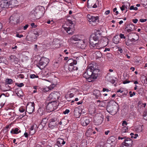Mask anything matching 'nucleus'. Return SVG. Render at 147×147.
<instances>
[{
	"label": "nucleus",
	"instance_id": "57",
	"mask_svg": "<svg viewBox=\"0 0 147 147\" xmlns=\"http://www.w3.org/2000/svg\"><path fill=\"white\" fill-rule=\"evenodd\" d=\"M129 41H130V40H129V38H128V40H127V41H126L125 40V42L126 45H129Z\"/></svg>",
	"mask_w": 147,
	"mask_h": 147
},
{
	"label": "nucleus",
	"instance_id": "22",
	"mask_svg": "<svg viewBox=\"0 0 147 147\" xmlns=\"http://www.w3.org/2000/svg\"><path fill=\"white\" fill-rule=\"evenodd\" d=\"M65 143V142L63 139L61 138H59L57 140V144L58 147H61L62 145L64 144Z\"/></svg>",
	"mask_w": 147,
	"mask_h": 147
},
{
	"label": "nucleus",
	"instance_id": "52",
	"mask_svg": "<svg viewBox=\"0 0 147 147\" xmlns=\"http://www.w3.org/2000/svg\"><path fill=\"white\" fill-rule=\"evenodd\" d=\"M119 36L121 38L125 39L126 38L125 36L124 35L121 33L119 34Z\"/></svg>",
	"mask_w": 147,
	"mask_h": 147
},
{
	"label": "nucleus",
	"instance_id": "17",
	"mask_svg": "<svg viewBox=\"0 0 147 147\" xmlns=\"http://www.w3.org/2000/svg\"><path fill=\"white\" fill-rule=\"evenodd\" d=\"M87 41L86 40H80L78 42V46L82 49H84L86 47Z\"/></svg>",
	"mask_w": 147,
	"mask_h": 147
},
{
	"label": "nucleus",
	"instance_id": "49",
	"mask_svg": "<svg viewBox=\"0 0 147 147\" xmlns=\"http://www.w3.org/2000/svg\"><path fill=\"white\" fill-rule=\"evenodd\" d=\"M50 90H51V89L49 86L48 87H46L44 88L43 89V91L44 92H46L49 91Z\"/></svg>",
	"mask_w": 147,
	"mask_h": 147
},
{
	"label": "nucleus",
	"instance_id": "29",
	"mask_svg": "<svg viewBox=\"0 0 147 147\" xmlns=\"http://www.w3.org/2000/svg\"><path fill=\"white\" fill-rule=\"evenodd\" d=\"M21 132V131L20 130H19V129L17 128L12 129L10 131L11 133L13 134H18Z\"/></svg>",
	"mask_w": 147,
	"mask_h": 147
},
{
	"label": "nucleus",
	"instance_id": "37",
	"mask_svg": "<svg viewBox=\"0 0 147 147\" xmlns=\"http://www.w3.org/2000/svg\"><path fill=\"white\" fill-rule=\"evenodd\" d=\"M58 79L56 77H55L52 80V83L53 84L57 85V80Z\"/></svg>",
	"mask_w": 147,
	"mask_h": 147
},
{
	"label": "nucleus",
	"instance_id": "5",
	"mask_svg": "<svg viewBox=\"0 0 147 147\" xmlns=\"http://www.w3.org/2000/svg\"><path fill=\"white\" fill-rule=\"evenodd\" d=\"M78 59V57H76V60L71 58L67 61V63L69 64L68 69L69 71H71L73 70H75L77 69L78 68L74 65H76L77 64Z\"/></svg>",
	"mask_w": 147,
	"mask_h": 147
},
{
	"label": "nucleus",
	"instance_id": "15",
	"mask_svg": "<svg viewBox=\"0 0 147 147\" xmlns=\"http://www.w3.org/2000/svg\"><path fill=\"white\" fill-rule=\"evenodd\" d=\"M9 22L12 25L16 24L18 22V19L17 16L15 15L11 16L9 19Z\"/></svg>",
	"mask_w": 147,
	"mask_h": 147
},
{
	"label": "nucleus",
	"instance_id": "53",
	"mask_svg": "<svg viewBox=\"0 0 147 147\" xmlns=\"http://www.w3.org/2000/svg\"><path fill=\"white\" fill-rule=\"evenodd\" d=\"M69 111H70L69 109H66L65 110V111H63V113L64 114L66 115L69 113Z\"/></svg>",
	"mask_w": 147,
	"mask_h": 147
},
{
	"label": "nucleus",
	"instance_id": "14",
	"mask_svg": "<svg viewBox=\"0 0 147 147\" xmlns=\"http://www.w3.org/2000/svg\"><path fill=\"white\" fill-rule=\"evenodd\" d=\"M82 109L80 107L75 108L74 111V116L76 118H79L81 116Z\"/></svg>",
	"mask_w": 147,
	"mask_h": 147
},
{
	"label": "nucleus",
	"instance_id": "10",
	"mask_svg": "<svg viewBox=\"0 0 147 147\" xmlns=\"http://www.w3.org/2000/svg\"><path fill=\"white\" fill-rule=\"evenodd\" d=\"M133 141L129 138H127L124 140L120 147H132Z\"/></svg>",
	"mask_w": 147,
	"mask_h": 147
},
{
	"label": "nucleus",
	"instance_id": "60",
	"mask_svg": "<svg viewBox=\"0 0 147 147\" xmlns=\"http://www.w3.org/2000/svg\"><path fill=\"white\" fill-rule=\"evenodd\" d=\"M125 8V5H123L121 7H120V9L122 11H123Z\"/></svg>",
	"mask_w": 147,
	"mask_h": 147
},
{
	"label": "nucleus",
	"instance_id": "40",
	"mask_svg": "<svg viewBox=\"0 0 147 147\" xmlns=\"http://www.w3.org/2000/svg\"><path fill=\"white\" fill-rule=\"evenodd\" d=\"M47 120L48 119L47 118H44L42 120L41 124H42V123H43L44 124V125H45L47 123Z\"/></svg>",
	"mask_w": 147,
	"mask_h": 147
},
{
	"label": "nucleus",
	"instance_id": "35",
	"mask_svg": "<svg viewBox=\"0 0 147 147\" xmlns=\"http://www.w3.org/2000/svg\"><path fill=\"white\" fill-rule=\"evenodd\" d=\"M142 102H139L138 103V107H145L146 105V103H142Z\"/></svg>",
	"mask_w": 147,
	"mask_h": 147
},
{
	"label": "nucleus",
	"instance_id": "50",
	"mask_svg": "<svg viewBox=\"0 0 147 147\" xmlns=\"http://www.w3.org/2000/svg\"><path fill=\"white\" fill-rule=\"evenodd\" d=\"M129 9L131 10L134 9L135 10H136L138 9V8L137 7H134L133 6H131L130 7Z\"/></svg>",
	"mask_w": 147,
	"mask_h": 147
},
{
	"label": "nucleus",
	"instance_id": "21",
	"mask_svg": "<svg viewBox=\"0 0 147 147\" xmlns=\"http://www.w3.org/2000/svg\"><path fill=\"white\" fill-rule=\"evenodd\" d=\"M80 37L77 35L73 36L70 39L68 40V42L70 43H73V41H78L80 40Z\"/></svg>",
	"mask_w": 147,
	"mask_h": 147
},
{
	"label": "nucleus",
	"instance_id": "11",
	"mask_svg": "<svg viewBox=\"0 0 147 147\" xmlns=\"http://www.w3.org/2000/svg\"><path fill=\"white\" fill-rule=\"evenodd\" d=\"M135 30V26L132 24H128L125 27L124 31L125 33H130Z\"/></svg>",
	"mask_w": 147,
	"mask_h": 147
},
{
	"label": "nucleus",
	"instance_id": "25",
	"mask_svg": "<svg viewBox=\"0 0 147 147\" xmlns=\"http://www.w3.org/2000/svg\"><path fill=\"white\" fill-rule=\"evenodd\" d=\"M52 104H53L51 102H50L47 106V109L49 110L50 112H51L54 110V108L53 107Z\"/></svg>",
	"mask_w": 147,
	"mask_h": 147
},
{
	"label": "nucleus",
	"instance_id": "39",
	"mask_svg": "<svg viewBox=\"0 0 147 147\" xmlns=\"http://www.w3.org/2000/svg\"><path fill=\"white\" fill-rule=\"evenodd\" d=\"M96 55L97 58H100L101 57L102 55L101 53L99 51H97L96 53Z\"/></svg>",
	"mask_w": 147,
	"mask_h": 147
},
{
	"label": "nucleus",
	"instance_id": "45",
	"mask_svg": "<svg viewBox=\"0 0 147 147\" xmlns=\"http://www.w3.org/2000/svg\"><path fill=\"white\" fill-rule=\"evenodd\" d=\"M16 85L20 87H21L24 86V84L23 83H21L20 84L18 83H16Z\"/></svg>",
	"mask_w": 147,
	"mask_h": 147
},
{
	"label": "nucleus",
	"instance_id": "24",
	"mask_svg": "<svg viewBox=\"0 0 147 147\" xmlns=\"http://www.w3.org/2000/svg\"><path fill=\"white\" fill-rule=\"evenodd\" d=\"M10 61L11 62H15L17 63L18 61V59L15 56L11 55L9 57Z\"/></svg>",
	"mask_w": 147,
	"mask_h": 147
},
{
	"label": "nucleus",
	"instance_id": "56",
	"mask_svg": "<svg viewBox=\"0 0 147 147\" xmlns=\"http://www.w3.org/2000/svg\"><path fill=\"white\" fill-rule=\"evenodd\" d=\"M56 85L53 84L52 83V84L50 85L49 86L51 90L52 89H53L55 87Z\"/></svg>",
	"mask_w": 147,
	"mask_h": 147
},
{
	"label": "nucleus",
	"instance_id": "27",
	"mask_svg": "<svg viewBox=\"0 0 147 147\" xmlns=\"http://www.w3.org/2000/svg\"><path fill=\"white\" fill-rule=\"evenodd\" d=\"M113 142L112 141H111L110 139H108L107 142L105 144L104 147H111L113 145Z\"/></svg>",
	"mask_w": 147,
	"mask_h": 147
},
{
	"label": "nucleus",
	"instance_id": "28",
	"mask_svg": "<svg viewBox=\"0 0 147 147\" xmlns=\"http://www.w3.org/2000/svg\"><path fill=\"white\" fill-rule=\"evenodd\" d=\"M127 36L129 38H135L138 39V35L134 32L129 33L127 34Z\"/></svg>",
	"mask_w": 147,
	"mask_h": 147
},
{
	"label": "nucleus",
	"instance_id": "36",
	"mask_svg": "<svg viewBox=\"0 0 147 147\" xmlns=\"http://www.w3.org/2000/svg\"><path fill=\"white\" fill-rule=\"evenodd\" d=\"M5 83L7 84H11L13 83V81L11 79L7 78L5 80Z\"/></svg>",
	"mask_w": 147,
	"mask_h": 147
},
{
	"label": "nucleus",
	"instance_id": "8",
	"mask_svg": "<svg viewBox=\"0 0 147 147\" xmlns=\"http://www.w3.org/2000/svg\"><path fill=\"white\" fill-rule=\"evenodd\" d=\"M109 41L107 38L103 37L101 35V37L99 39L98 41L99 49L101 48L106 46Z\"/></svg>",
	"mask_w": 147,
	"mask_h": 147
},
{
	"label": "nucleus",
	"instance_id": "16",
	"mask_svg": "<svg viewBox=\"0 0 147 147\" xmlns=\"http://www.w3.org/2000/svg\"><path fill=\"white\" fill-rule=\"evenodd\" d=\"M80 121L82 126H86L89 124L90 121L89 118L86 117H84L81 118Z\"/></svg>",
	"mask_w": 147,
	"mask_h": 147
},
{
	"label": "nucleus",
	"instance_id": "42",
	"mask_svg": "<svg viewBox=\"0 0 147 147\" xmlns=\"http://www.w3.org/2000/svg\"><path fill=\"white\" fill-rule=\"evenodd\" d=\"M143 130L142 126L141 125H139L137 129V131L138 132H141Z\"/></svg>",
	"mask_w": 147,
	"mask_h": 147
},
{
	"label": "nucleus",
	"instance_id": "51",
	"mask_svg": "<svg viewBox=\"0 0 147 147\" xmlns=\"http://www.w3.org/2000/svg\"><path fill=\"white\" fill-rule=\"evenodd\" d=\"M136 93L135 92H133L132 93L131 91H130L129 92V94L130 95V97H132L134 95H135Z\"/></svg>",
	"mask_w": 147,
	"mask_h": 147
},
{
	"label": "nucleus",
	"instance_id": "33",
	"mask_svg": "<svg viewBox=\"0 0 147 147\" xmlns=\"http://www.w3.org/2000/svg\"><path fill=\"white\" fill-rule=\"evenodd\" d=\"M99 71V70L98 69L95 68L94 67V69L92 71V74L93 76H95L96 74V75L97 77L98 76L97 73Z\"/></svg>",
	"mask_w": 147,
	"mask_h": 147
},
{
	"label": "nucleus",
	"instance_id": "44",
	"mask_svg": "<svg viewBox=\"0 0 147 147\" xmlns=\"http://www.w3.org/2000/svg\"><path fill=\"white\" fill-rule=\"evenodd\" d=\"M32 33L37 38L39 36V33L36 30L34 31Z\"/></svg>",
	"mask_w": 147,
	"mask_h": 147
},
{
	"label": "nucleus",
	"instance_id": "46",
	"mask_svg": "<svg viewBox=\"0 0 147 147\" xmlns=\"http://www.w3.org/2000/svg\"><path fill=\"white\" fill-rule=\"evenodd\" d=\"M30 77L31 78H38V76H36L34 74H32L30 75Z\"/></svg>",
	"mask_w": 147,
	"mask_h": 147
},
{
	"label": "nucleus",
	"instance_id": "1",
	"mask_svg": "<svg viewBox=\"0 0 147 147\" xmlns=\"http://www.w3.org/2000/svg\"><path fill=\"white\" fill-rule=\"evenodd\" d=\"M101 37V33L100 31H97L91 35L89 40L90 47L92 48L99 49L98 41Z\"/></svg>",
	"mask_w": 147,
	"mask_h": 147
},
{
	"label": "nucleus",
	"instance_id": "13",
	"mask_svg": "<svg viewBox=\"0 0 147 147\" xmlns=\"http://www.w3.org/2000/svg\"><path fill=\"white\" fill-rule=\"evenodd\" d=\"M58 124V122L56 121L55 119H51L49 120V127L51 129H53L57 127Z\"/></svg>",
	"mask_w": 147,
	"mask_h": 147
},
{
	"label": "nucleus",
	"instance_id": "3",
	"mask_svg": "<svg viewBox=\"0 0 147 147\" xmlns=\"http://www.w3.org/2000/svg\"><path fill=\"white\" fill-rule=\"evenodd\" d=\"M70 18H67L66 23L69 26L67 27L64 26H63V28L66 31V32L69 34H71L74 31V26L75 25V22L74 21L69 19Z\"/></svg>",
	"mask_w": 147,
	"mask_h": 147
},
{
	"label": "nucleus",
	"instance_id": "23",
	"mask_svg": "<svg viewBox=\"0 0 147 147\" xmlns=\"http://www.w3.org/2000/svg\"><path fill=\"white\" fill-rule=\"evenodd\" d=\"M9 6L11 7L16 6L18 5V2L17 0H11L9 2Z\"/></svg>",
	"mask_w": 147,
	"mask_h": 147
},
{
	"label": "nucleus",
	"instance_id": "62",
	"mask_svg": "<svg viewBox=\"0 0 147 147\" xmlns=\"http://www.w3.org/2000/svg\"><path fill=\"white\" fill-rule=\"evenodd\" d=\"M138 20L137 19H134L132 20V22L134 23H136L138 21Z\"/></svg>",
	"mask_w": 147,
	"mask_h": 147
},
{
	"label": "nucleus",
	"instance_id": "6",
	"mask_svg": "<svg viewBox=\"0 0 147 147\" xmlns=\"http://www.w3.org/2000/svg\"><path fill=\"white\" fill-rule=\"evenodd\" d=\"M87 6L88 8H96L98 7H100L102 6L101 2H99L98 0H88Z\"/></svg>",
	"mask_w": 147,
	"mask_h": 147
},
{
	"label": "nucleus",
	"instance_id": "34",
	"mask_svg": "<svg viewBox=\"0 0 147 147\" xmlns=\"http://www.w3.org/2000/svg\"><path fill=\"white\" fill-rule=\"evenodd\" d=\"M128 131V128L127 127H123L121 130V133L127 132Z\"/></svg>",
	"mask_w": 147,
	"mask_h": 147
},
{
	"label": "nucleus",
	"instance_id": "9",
	"mask_svg": "<svg viewBox=\"0 0 147 147\" xmlns=\"http://www.w3.org/2000/svg\"><path fill=\"white\" fill-rule=\"evenodd\" d=\"M59 93L58 92L54 91L50 94L47 98V100L56 101L59 98Z\"/></svg>",
	"mask_w": 147,
	"mask_h": 147
},
{
	"label": "nucleus",
	"instance_id": "19",
	"mask_svg": "<svg viewBox=\"0 0 147 147\" xmlns=\"http://www.w3.org/2000/svg\"><path fill=\"white\" fill-rule=\"evenodd\" d=\"M75 93H71V92H69L67 93V94L65 96V97L66 99H67V101H78V99L77 98H75L74 101L73 100H68L67 99L69 98H71L74 96Z\"/></svg>",
	"mask_w": 147,
	"mask_h": 147
},
{
	"label": "nucleus",
	"instance_id": "58",
	"mask_svg": "<svg viewBox=\"0 0 147 147\" xmlns=\"http://www.w3.org/2000/svg\"><path fill=\"white\" fill-rule=\"evenodd\" d=\"M107 57L110 58H111L112 56V55L111 53H107L106 54Z\"/></svg>",
	"mask_w": 147,
	"mask_h": 147
},
{
	"label": "nucleus",
	"instance_id": "41",
	"mask_svg": "<svg viewBox=\"0 0 147 147\" xmlns=\"http://www.w3.org/2000/svg\"><path fill=\"white\" fill-rule=\"evenodd\" d=\"M103 102H98L97 103L99 107H104L105 104Z\"/></svg>",
	"mask_w": 147,
	"mask_h": 147
},
{
	"label": "nucleus",
	"instance_id": "31",
	"mask_svg": "<svg viewBox=\"0 0 147 147\" xmlns=\"http://www.w3.org/2000/svg\"><path fill=\"white\" fill-rule=\"evenodd\" d=\"M113 43L117 44L119 42V38L118 36H115L113 38Z\"/></svg>",
	"mask_w": 147,
	"mask_h": 147
},
{
	"label": "nucleus",
	"instance_id": "4",
	"mask_svg": "<svg viewBox=\"0 0 147 147\" xmlns=\"http://www.w3.org/2000/svg\"><path fill=\"white\" fill-rule=\"evenodd\" d=\"M89 24L92 26L96 25L99 20V18L98 16H94L92 14H88L87 16Z\"/></svg>",
	"mask_w": 147,
	"mask_h": 147
},
{
	"label": "nucleus",
	"instance_id": "48",
	"mask_svg": "<svg viewBox=\"0 0 147 147\" xmlns=\"http://www.w3.org/2000/svg\"><path fill=\"white\" fill-rule=\"evenodd\" d=\"M19 111L21 113H23L25 111V108L22 107H21L19 109Z\"/></svg>",
	"mask_w": 147,
	"mask_h": 147
},
{
	"label": "nucleus",
	"instance_id": "64",
	"mask_svg": "<svg viewBox=\"0 0 147 147\" xmlns=\"http://www.w3.org/2000/svg\"><path fill=\"white\" fill-rule=\"evenodd\" d=\"M5 104V103H3L2 102L0 103V109Z\"/></svg>",
	"mask_w": 147,
	"mask_h": 147
},
{
	"label": "nucleus",
	"instance_id": "2",
	"mask_svg": "<svg viewBox=\"0 0 147 147\" xmlns=\"http://www.w3.org/2000/svg\"><path fill=\"white\" fill-rule=\"evenodd\" d=\"M94 69V66L91 65L87 69L86 71L83 75V77L86 79H88L89 82H92L97 78L96 75V74L94 76L92 74V71Z\"/></svg>",
	"mask_w": 147,
	"mask_h": 147
},
{
	"label": "nucleus",
	"instance_id": "47",
	"mask_svg": "<svg viewBox=\"0 0 147 147\" xmlns=\"http://www.w3.org/2000/svg\"><path fill=\"white\" fill-rule=\"evenodd\" d=\"M138 40V39L135 38H131L129 39V40L131 42H135Z\"/></svg>",
	"mask_w": 147,
	"mask_h": 147
},
{
	"label": "nucleus",
	"instance_id": "18",
	"mask_svg": "<svg viewBox=\"0 0 147 147\" xmlns=\"http://www.w3.org/2000/svg\"><path fill=\"white\" fill-rule=\"evenodd\" d=\"M9 6V2L6 0H2L0 1V7L2 9L7 8Z\"/></svg>",
	"mask_w": 147,
	"mask_h": 147
},
{
	"label": "nucleus",
	"instance_id": "12",
	"mask_svg": "<svg viewBox=\"0 0 147 147\" xmlns=\"http://www.w3.org/2000/svg\"><path fill=\"white\" fill-rule=\"evenodd\" d=\"M26 110L29 113H31L34 111V104L33 102H30L26 106Z\"/></svg>",
	"mask_w": 147,
	"mask_h": 147
},
{
	"label": "nucleus",
	"instance_id": "26",
	"mask_svg": "<svg viewBox=\"0 0 147 147\" xmlns=\"http://www.w3.org/2000/svg\"><path fill=\"white\" fill-rule=\"evenodd\" d=\"M27 38L28 40L34 41L37 38L32 33L29 36H27Z\"/></svg>",
	"mask_w": 147,
	"mask_h": 147
},
{
	"label": "nucleus",
	"instance_id": "59",
	"mask_svg": "<svg viewBox=\"0 0 147 147\" xmlns=\"http://www.w3.org/2000/svg\"><path fill=\"white\" fill-rule=\"evenodd\" d=\"M138 136V135L137 134H135L134 135V136H131V138H134V139H136L137 137Z\"/></svg>",
	"mask_w": 147,
	"mask_h": 147
},
{
	"label": "nucleus",
	"instance_id": "32",
	"mask_svg": "<svg viewBox=\"0 0 147 147\" xmlns=\"http://www.w3.org/2000/svg\"><path fill=\"white\" fill-rule=\"evenodd\" d=\"M53 104V107L54 108V110L57 109L58 106L59 105L58 102H51Z\"/></svg>",
	"mask_w": 147,
	"mask_h": 147
},
{
	"label": "nucleus",
	"instance_id": "30",
	"mask_svg": "<svg viewBox=\"0 0 147 147\" xmlns=\"http://www.w3.org/2000/svg\"><path fill=\"white\" fill-rule=\"evenodd\" d=\"M31 15V16L34 19H37L39 18V17L38 16V14L36 11H33Z\"/></svg>",
	"mask_w": 147,
	"mask_h": 147
},
{
	"label": "nucleus",
	"instance_id": "55",
	"mask_svg": "<svg viewBox=\"0 0 147 147\" xmlns=\"http://www.w3.org/2000/svg\"><path fill=\"white\" fill-rule=\"evenodd\" d=\"M127 138L126 137H121V136H119L118 137V140H123L124 139H125V138Z\"/></svg>",
	"mask_w": 147,
	"mask_h": 147
},
{
	"label": "nucleus",
	"instance_id": "43",
	"mask_svg": "<svg viewBox=\"0 0 147 147\" xmlns=\"http://www.w3.org/2000/svg\"><path fill=\"white\" fill-rule=\"evenodd\" d=\"M128 123L125 121H123L122 123V127H127Z\"/></svg>",
	"mask_w": 147,
	"mask_h": 147
},
{
	"label": "nucleus",
	"instance_id": "7",
	"mask_svg": "<svg viewBox=\"0 0 147 147\" xmlns=\"http://www.w3.org/2000/svg\"><path fill=\"white\" fill-rule=\"evenodd\" d=\"M49 60L48 58L44 57H42L37 66L40 69H43L49 63Z\"/></svg>",
	"mask_w": 147,
	"mask_h": 147
},
{
	"label": "nucleus",
	"instance_id": "20",
	"mask_svg": "<svg viewBox=\"0 0 147 147\" xmlns=\"http://www.w3.org/2000/svg\"><path fill=\"white\" fill-rule=\"evenodd\" d=\"M38 128L36 125H32L30 128V134L31 135H33L36 131Z\"/></svg>",
	"mask_w": 147,
	"mask_h": 147
},
{
	"label": "nucleus",
	"instance_id": "63",
	"mask_svg": "<svg viewBox=\"0 0 147 147\" xmlns=\"http://www.w3.org/2000/svg\"><path fill=\"white\" fill-rule=\"evenodd\" d=\"M147 20L146 19H141L140 20V21L141 22H146Z\"/></svg>",
	"mask_w": 147,
	"mask_h": 147
},
{
	"label": "nucleus",
	"instance_id": "38",
	"mask_svg": "<svg viewBox=\"0 0 147 147\" xmlns=\"http://www.w3.org/2000/svg\"><path fill=\"white\" fill-rule=\"evenodd\" d=\"M55 44L56 48H58L60 47L61 44L59 40H56Z\"/></svg>",
	"mask_w": 147,
	"mask_h": 147
},
{
	"label": "nucleus",
	"instance_id": "54",
	"mask_svg": "<svg viewBox=\"0 0 147 147\" xmlns=\"http://www.w3.org/2000/svg\"><path fill=\"white\" fill-rule=\"evenodd\" d=\"M143 116L144 117H146V116H147V110L145 111L144 112L143 115ZM145 119V120H146L147 121V118Z\"/></svg>",
	"mask_w": 147,
	"mask_h": 147
},
{
	"label": "nucleus",
	"instance_id": "61",
	"mask_svg": "<svg viewBox=\"0 0 147 147\" xmlns=\"http://www.w3.org/2000/svg\"><path fill=\"white\" fill-rule=\"evenodd\" d=\"M16 36L20 38L23 36V35L22 34H17L16 35Z\"/></svg>",
	"mask_w": 147,
	"mask_h": 147
}]
</instances>
